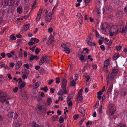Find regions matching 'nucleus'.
<instances>
[{"label": "nucleus", "mask_w": 127, "mask_h": 127, "mask_svg": "<svg viewBox=\"0 0 127 127\" xmlns=\"http://www.w3.org/2000/svg\"><path fill=\"white\" fill-rule=\"evenodd\" d=\"M119 31L118 27L115 25H112L110 29V36H113L115 33L117 34Z\"/></svg>", "instance_id": "obj_1"}, {"label": "nucleus", "mask_w": 127, "mask_h": 127, "mask_svg": "<svg viewBox=\"0 0 127 127\" xmlns=\"http://www.w3.org/2000/svg\"><path fill=\"white\" fill-rule=\"evenodd\" d=\"M48 12L47 10H46L45 13L46 14L45 19L46 23L50 22L52 19V14L53 13L51 12H50L48 14H47Z\"/></svg>", "instance_id": "obj_2"}, {"label": "nucleus", "mask_w": 127, "mask_h": 127, "mask_svg": "<svg viewBox=\"0 0 127 127\" xmlns=\"http://www.w3.org/2000/svg\"><path fill=\"white\" fill-rule=\"evenodd\" d=\"M92 35L91 33L90 35H89L87 39V43L88 44L92 46L93 45L94 46H95L96 44L95 43L93 42L92 43V42L91 38L92 37Z\"/></svg>", "instance_id": "obj_3"}, {"label": "nucleus", "mask_w": 127, "mask_h": 127, "mask_svg": "<svg viewBox=\"0 0 127 127\" xmlns=\"http://www.w3.org/2000/svg\"><path fill=\"white\" fill-rule=\"evenodd\" d=\"M22 73L23 78L24 79L27 78L28 77V75L29 74V70L28 69H25L22 72Z\"/></svg>", "instance_id": "obj_4"}, {"label": "nucleus", "mask_w": 127, "mask_h": 127, "mask_svg": "<svg viewBox=\"0 0 127 127\" xmlns=\"http://www.w3.org/2000/svg\"><path fill=\"white\" fill-rule=\"evenodd\" d=\"M48 60L47 59L46 56H43L40 59L39 62V64L40 65H41L43 64L45 62H48Z\"/></svg>", "instance_id": "obj_5"}, {"label": "nucleus", "mask_w": 127, "mask_h": 127, "mask_svg": "<svg viewBox=\"0 0 127 127\" xmlns=\"http://www.w3.org/2000/svg\"><path fill=\"white\" fill-rule=\"evenodd\" d=\"M42 12V9H40L39 11V12L37 14V16L36 19V22L37 23L39 20L41 18Z\"/></svg>", "instance_id": "obj_6"}, {"label": "nucleus", "mask_w": 127, "mask_h": 127, "mask_svg": "<svg viewBox=\"0 0 127 127\" xmlns=\"http://www.w3.org/2000/svg\"><path fill=\"white\" fill-rule=\"evenodd\" d=\"M112 2L116 5L121 6L123 4V3L120 0H113Z\"/></svg>", "instance_id": "obj_7"}, {"label": "nucleus", "mask_w": 127, "mask_h": 127, "mask_svg": "<svg viewBox=\"0 0 127 127\" xmlns=\"http://www.w3.org/2000/svg\"><path fill=\"white\" fill-rule=\"evenodd\" d=\"M76 16L78 17L79 21L80 24H81L83 22V17L80 13H78Z\"/></svg>", "instance_id": "obj_8"}, {"label": "nucleus", "mask_w": 127, "mask_h": 127, "mask_svg": "<svg viewBox=\"0 0 127 127\" xmlns=\"http://www.w3.org/2000/svg\"><path fill=\"white\" fill-rule=\"evenodd\" d=\"M22 64V62L21 61H19L16 64L15 66V69L16 70H18L21 66Z\"/></svg>", "instance_id": "obj_9"}, {"label": "nucleus", "mask_w": 127, "mask_h": 127, "mask_svg": "<svg viewBox=\"0 0 127 127\" xmlns=\"http://www.w3.org/2000/svg\"><path fill=\"white\" fill-rule=\"evenodd\" d=\"M54 38L53 36L51 35L49 37V39L46 42L47 44L48 45L52 44L54 41Z\"/></svg>", "instance_id": "obj_10"}, {"label": "nucleus", "mask_w": 127, "mask_h": 127, "mask_svg": "<svg viewBox=\"0 0 127 127\" xmlns=\"http://www.w3.org/2000/svg\"><path fill=\"white\" fill-rule=\"evenodd\" d=\"M127 90L126 89H122L120 91V95L122 96H125L127 93Z\"/></svg>", "instance_id": "obj_11"}, {"label": "nucleus", "mask_w": 127, "mask_h": 127, "mask_svg": "<svg viewBox=\"0 0 127 127\" xmlns=\"http://www.w3.org/2000/svg\"><path fill=\"white\" fill-rule=\"evenodd\" d=\"M109 112L111 115H112L114 113L115 109L114 107L111 106L109 108Z\"/></svg>", "instance_id": "obj_12"}, {"label": "nucleus", "mask_w": 127, "mask_h": 127, "mask_svg": "<svg viewBox=\"0 0 127 127\" xmlns=\"http://www.w3.org/2000/svg\"><path fill=\"white\" fill-rule=\"evenodd\" d=\"M74 94V93H72L68 95L67 97V102L72 101H71V99L73 98Z\"/></svg>", "instance_id": "obj_13"}, {"label": "nucleus", "mask_w": 127, "mask_h": 127, "mask_svg": "<svg viewBox=\"0 0 127 127\" xmlns=\"http://www.w3.org/2000/svg\"><path fill=\"white\" fill-rule=\"evenodd\" d=\"M123 15L122 12V11H119L117 12L116 14V16L118 18L121 17Z\"/></svg>", "instance_id": "obj_14"}, {"label": "nucleus", "mask_w": 127, "mask_h": 127, "mask_svg": "<svg viewBox=\"0 0 127 127\" xmlns=\"http://www.w3.org/2000/svg\"><path fill=\"white\" fill-rule=\"evenodd\" d=\"M3 5L5 6L9 5V0H4L2 3Z\"/></svg>", "instance_id": "obj_15"}, {"label": "nucleus", "mask_w": 127, "mask_h": 127, "mask_svg": "<svg viewBox=\"0 0 127 127\" xmlns=\"http://www.w3.org/2000/svg\"><path fill=\"white\" fill-rule=\"evenodd\" d=\"M81 111L80 112L81 114V116L82 117H84L85 115V113L84 109L83 108H81Z\"/></svg>", "instance_id": "obj_16"}, {"label": "nucleus", "mask_w": 127, "mask_h": 127, "mask_svg": "<svg viewBox=\"0 0 127 127\" xmlns=\"http://www.w3.org/2000/svg\"><path fill=\"white\" fill-rule=\"evenodd\" d=\"M113 87V85H111L110 86V87L109 88L108 91L107 93V95H109L111 93L112 89Z\"/></svg>", "instance_id": "obj_17"}, {"label": "nucleus", "mask_w": 127, "mask_h": 127, "mask_svg": "<svg viewBox=\"0 0 127 127\" xmlns=\"http://www.w3.org/2000/svg\"><path fill=\"white\" fill-rule=\"evenodd\" d=\"M52 102V100L51 98H48L47 100V102L46 103V105L48 106L50 105Z\"/></svg>", "instance_id": "obj_18"}, {"label": "nucleus", "mask_w": 127, "mask_h": 127, "mask_svg": "<svg viewBox=\"0 0 127 127\" xmlns=\"http://www.w3.org/2000/svg\"><path fill=\"white\" fill-rule=\"evenodd\" d=\"M40 83L39 82H37L34 84L33 86V88H36L40 86Z\"/></svg>", "instance_id": "obj_19"}, {"label": "nucleus", "mask_w": 127, "mask_h": 127, "mask_svg": "<svg viewBox=\"0 0 127 127\" xmlns=\"http://www.w3.org/2000/svg\"><path fill=\"white\" fill-rule=\"evenodd\" d=\"M79 55H80V54H79ZM85 56V55H83L82 54H81L80 56H79V59L81 61L83 62H84V61L85 60L84 56Z\"/></svg>", "instance_id": "obj_20"}, {"label": "nucleus", "mask_w": 127, "mask_h": 127, "mask_svg": "<svg viewBox=\"0 0 127 127\" xmlns=\"http://www.w3.org/2000/svg\"><path fill=\"white\" fill-rule=\"evenodd\" d=\"M26 83L23 82L21 84L19 85V87L21 89H22L26 85Z\"/></svg>", "instance_id": "obj_21"}, {"label": "nucleus", "mask_w": 127, "mask_h": 127, "mask_svg": "<svg viewBox=\"0 0 127 127\" xmlns=\"http://www.w3.org/2000/svg\"><path fill=\"white\" fill-rule=\"evenodd\" d=\"M64 51L65 53L67 54H69L70 52L69 49L67 47H65L64 49Z\"/></svg>", "instance_id": "obj_22"}, {"label": "nucleus", "mask_w": 127, "mask_h": 127, "mask_svg": "<svg viewBox=\"0 0 127 127\" xmlns=\"http://www.w3.org/2000/svg\"><path fill=\"white\" fill-rule=\"evenodd\" d=\"M109 63L108 62V60H105L104 62V67H107L109 64Z\"/></svg>", "instance_id": "obj_23"}, {"label": "nucleus", "mask_w": 127, "mask_h": 127, "mask_svg": "<svg viewBox=\"0 0 127 127\" xmlns=\"http://www.w3.org/2000/svg\"><path fill=\"white\" fill-rule=\"evenodd\" d=\"M17 11L18 13L21 14L22 12V8L21 6L18 7L17 9Z\"/></svg>", "instance_id": "obj_24"}, {"label": "nucleus", "mask_w": 127, "mask_h": 127, "mask_svg": "<svg viewBox=\"0 0 127 127\" xmlns=\"http://www.w3.org/2000/svg\"><path fill=\"white\" fill-rule=\"evenodd\" d=\"M83 98L82 95H78L77 97V101L78 102H81Z\"/></svg>", "instance_id": "obj_25"}, {"label": "nucleus", "mask_w": 127, "mask_h": 127, "mask_svg": "<svg viewBox=\"0 0 127 127\" xmlns=\"http://www.w3.org/2000/svg\"><path fill=\"white\" fill-rule=\"evenodd\" d=\"M109 74H107L106 75V79H107V85H108V83H109L111 79L112 78V76H110V78H109Z\"/></svg>", "instance_id": "obj_26"}, {"label": "nucleus", "mask_w": 127, "mask_h": 127, "mask_svg": "<svg viewBox=\"0 0 127 127\" xmlns=\"http://www.w3.org/2000/svg\"><path fill=\"white\" fill-rule=\"evenodd\" d=\"M7 94L5 92L1 91L0 94V97H7Z\"/></svg>", "instance_id": "obj_27"}, {"label": "nucleus", "mask_w": 127, "mask_h": 127, "mask_svg": "<svg viewBox=\"0 0 127 127\" xmlns=\"http://www.w3.org/2000/svg\"><path fill=\"white\" fill-rule=\"evenodd\" d=\"M38 57L37 56H33L31 55L30 59L31 60H33L35 59H38Z\"/></svg>", "instance_id": "obj_28"}, {"label": "nucleus", "mask_w": 127, "mask_h": 127, "mask_svg": "<svg viewBox=\"0 0 127 127\" xmlns=\"http://www.w3.org/2000/svg\"><path fill=\"white\" fill-rule=\"evenodd\" d=\"M68 107L70 109H71L72 105V101L67 102Z\"/></svg>", "instance_id": "obj_29"}, {"label": "nucleus", "mask_w": 127, "mask_h": 127, "mask_svg": "<svg viewBox=\"0 0 127 127\" xmlns=\"http://www.w3.org/2000/svg\"><path fill=\"white\" fill-rule=\"evenodd\" d=\"M31 40L34 42L35 43H38L39 41V40L38 39L34 38H32Z\"/></svg>", "instance_id": "obj_30"}, {"label": "nucleus", "mask_w": 127, "mask_h": 127, "mask_svg": "<svg viewBox=\"0 0 127 127\" xmlns=\"http://www.w3.org/2000/svg\"><path fill=\"white\" fill-rule=\"evenodd\" d=\"M7 97H0V100L2 102H4L6 100Z\"/></svg>", "instance_id": "obj_31"}, {"label": "nucleus", "mask_w": 127, "mask_h": 127, "mask_svg": "<svg viewBox=\"0 0 127 127\" xmlns=\"http://www.w3.org/2000/svg\"><path fill=\"white\" fill-rule=\"evenodd\" d=\"M30 26L29 24H26L24 27V30L25 31L28 30Z\"/></svg>", "instance_id": "obj_32"}, {"label": "nucleus", "mask_w": 127, "mask_h": 127, "mask_svg": "<svg viewBox=\"0 0 127 127\" xmlns=\"http://www.w3.org/2000/svg\"><path fill=\"white\" fill-rule=\"evenodd\" d=\"M60 90V92L62 91L61 93L62 95L64 94H66L68 93V92L67 90H63V91L61 90Z\"/></svg>", "instance_id": "obj_33"}, {"label": "nucleus", "mask_w": 127, "mask_h": 127, "mask_svg": "<svg viewBox=\"0 0 127 127\" xmlns=\"http://www.w3.org/2000/svg\"><path fill=\"white\" fill-rule=\"evenodd\" d=\"M32 127H42L39 126L35 123L33 122L32 125Z\"/></svg>", "instance_id": "obj_34"}, {"label": "nucleus", "mask_w": 127, "mask_h": 127, "mask_svg": "<svg viewBox=\"0 0 127 127\" xmlns=\"http://www.w3.org/2000/svg\"><path fill=\"white\" fill-rule=\"evenodd\" d=\"M119 57V54H116L114 55L113 59L114 60H116Z\"/></svg>", "instance_id": "obj_35"}, {"label": "nucleus", "mask_w": 127, "mask_h": 127, "mask_svg": "<svg viewBox=\"0 0 127 127\" xmlns=\"http://www.w3.org/2000/svg\"><path fill=\"white\" fill-rule=\"evenodd\" d=\"M41 89L42 90L44 91L45 92H47L48 91V89L47 88V86H45L44 87L42 88Z\"/></svg>", "instance_id": "obj_36"}, {"label": "nucleus", "mask_w": 127, "mask_h": 127, "mask_svg": "<svg viewBox=\"0 0 127 127\" xmlns=\"http://www.w3.org/2000/svg\"><path fill=\"white\" fill-rule=\"evenodd\" d=\"M119 71V70L117 69H115L114 68L112 69V72L111 73V74H113V73H118Z\"/></svg>", "instance_id": "obj_37"}, {"label": "nucleus", "mask_w": 127, "mask_h": 127, "mask_svg": "<svg viewBox=\"0 0 127 127\" xmlns=\"http://www.w3.org/2000/svg\"><path fill=\"white\" fill-rule=\"evenodd\" d=\"M58 118V116L57 115L54 116L52 117V120L54 121H56Z\"/></svg>", "instance_id": "obj_38"}, {"label": "nucleus", "mask_w": 127, "mask_h": 127, "mask_svg": "<svg viewBox=\"0 0 127 127\" xmlns=\"http://www.w3.org/2000/svg\"><path fill=\"white\" fill-rule=\"evenodd\" d=\"M25 94H23L22 97L23 99L25 100L27 99L28 98V96L25 93Z\"/></svg>", "instance_id": "obj_39"}, {"label": "nucleus", "mask_w": 127, "mask_h": 127, "mask_svg": "<svg viewBox=\"0 0 127 127\" xmlns=\"http://www.w3.org/2000/svg\"><path fill=\"white\" fill-rule=\"evenodd\" d=\"M59 121L60 123H63L64 121V118L62 116L60 117L59 119Z\"/></svg>", "instance_id": "obj_40"}, {"label": "nucleus", "mask_w": 127, "mask_h": 127, "mask_svg": "<svg viewBox=\"0 0 127 127\" xmlns=\"http://www.w3.org/2000/svg\"><path fill=\"white\" fill-rule=\"evenodd\" d=\"M10 37L11 39L12 40H15L16 39V37L13 34L11 35Z\"/></svg>", "instance_id": "obj_41"}, {"label": "nucleus", "mask_w": 127, "mask_h": 127, "mask_svg": "<svg viewBox=\"0 0 127 127\" xmlns=\"http://www.w3.org/2000/svg\"><path fill=\"white\" fill-rule=\"evenodd\" d=\"M79 117V115H74L73 116V118L74 120L77 119Z\"/></svg>", "instance_id": "obj_42"}, {"label": "nucleus", "mask_w": 127, "mask_h": 127, "mask_svg": "<svg viewBox=\"0 0 127 127\" xmlns=\"http://www.w3.org/2000/svg\"><path fill=\"white\" fill-rule=\"evenodd\" d=\"M13 112H10L8 114V116L10 118H13Z\"/></svg>", "instance_id": "obj_43"}, {"label": "nucleus", "mask_w": 127, "mask_h": 127, "mask_svg": "<svg viewBox=\"0 0 127 127\" xmlns=\"http://www.w3.org/2000/svg\"><path fill=\"white\" fill-rule=\"evenodd\" d=\"M71 85L72 86H75L76 85V82L73 80H72V81L71 82Z\"/></svg>", "instance_id": "obj_44"}, {"label": "nucleus", "mask_w": 127, "mask_h": 127, "mask_svg": "<svg viewBox=\"0 0 127 127\" xmlns=\"http://www.w3.org/2000/svg\"><path fill=\"white\" fill-rule=\"evenodd\" d=\"M66 85H62V87L63 90H66Z\"/></svg>", "instance_id": "obj_45"}, {"label": "nucleus", "mask_w": 127, "mask_h": 127, "mask_svg": "<svg viewBox=\"0 0 127 127\" xmlns=\"http://www.w3.org/2000/svg\"><path fill=\"white\" fill-rule=\"evenodd\" d=\"M126 31L125 30V29L124 28V27L122 29L121 32L123 34H125L126 33Z\"/></svg>", "instance_id": "obj_46"}, {"label": "nucleus", "mask_w": 127, "mask_h": 127, "mask_svg": "<svg viewBox=\"0 0 127 127\" xmlns=\"http://www.w3.org/2000/svg\"><path fill=\"white\" fill-rule=\"evenodd\" d=\"M95 34L96 35V37H99V35H99V33H98V32H97V31L96 30H95Z\"/></svg>", "instance_id": "obj_47"}, {"label": "nucleus", "mask_w": 127, "mask_h": 127, "mask_svg": "<svg viewBox=\"0 0 127 127\" xmlns=\"http://www.w3.org/2000/svg\"><path fill=\"white\" fill-rule=\"evenodd\" d=\"M23 66L24 67H25L27 69H28L29 68V65L28 64H24Z\"/></svg>", "instance_id": "obj_48"}, {"label": "nucleus", "mask_w": 127, "mask_h": 127, "mask_svg": "<svg viewBox=\"0 0 127 127\" xmlns=\"http://www.w3.org/2000/svg\"><path fill=\"white\" fill-rule=\"evenodd\" d=\"M20 125V122H18L15 124V127H19Z\"/></svg>", "instance_id": "obj_49"}, {"label": "nucleus", "mask_w": 127, "mask_h": 127, "mask_svg": "<svg viewBox=\"0 0 127 127\" xmlns=\"http://www.w3.org/2000/svg\"><path fill=\"white\" fill-rule=\"evenodd\" d=\"M8 58H11L12 57V55L10 53H7L6 54Z\"/></svg>", "instance_id": "obj_50"}, {"label": "nucleus", "mask_w": 127, "mask_h": 127, "mask_svg": "<svg viewBox=\"0 0 127 127\" xmlns=\"http://www.w3.org/2000/svg\"><path fill=\"white\" fill-rule=\"evenodd\" d=\"M10 4H9V5H13L15 3L14 0H10Z\"/></svg>", "instance_id": "obj_51"}, {"label": "nucleus", "mask_w": 127, "mask_h": 127, "mask_svg": "<svg viewBox=\"0 0 127 127\" xmlns=\"http://www.w3.org/2000/svg\"><path fill=\"white\" fill-rule=\"evenodd\" d=\"M34 42H33V41H31L29 42L28 43L29 45H31L35 44Z\"/></svg>", "instance_id": "obj_52"}, {"label": "nucleus", "mask_w": 127, "mask_h": 127, "mask_svg": "<svg viewBox=\"0 0 127 127\" xmlns=\"http://www.w3.org/2000/svg\"><path fill=\"white\" fill-rule=\"evenodd\" d=\"M0 55L2 56L3 58H4L6 56L5 53L4 52L1 53L0 54Z\"/></svg>", "instance_id": "obj_53"}, {"label": "nucleus", "mask_w": 127, "mask_h": 127, "mask_svg": "<svg viewBox=\"0 0 127 127\" xmlns=\"http://www.w3.org/2000/svg\"><path fill=\"white\" fill-rule=\"evenodd\" d=\"M121 48V46L120 45L117 46H116V49L118 51L120 50Z\"/></svg>", "instance_id": "obj_54"}, {"label": "nucleus", "mask_w": 127, "mask_h": 127, "mask_svg": "<svg viewBox=\"0 0 127 127\" xmlns=\"http://www.w3.org/2000/svg\"><path fill=\"white\" fill-rule=\"evenodd\" d=\"M39 48H36L35 50V52L36 54H37L39 52Z\"/></svg>", "instance_id": "obj_55"}, {"label": "nucleus", "mask_w": 127, "mask_h": 127, "mask_svg": "<svg viewBox=\"0 0 127 127\" xmlns=\"http://www.w3.org/2000/svg\"><path fill=\"white\" fill-rule=\"evenodd\" d=\"M36 47V46L34 45L33 46L32 48H30V49L32 51V52H34V50Z\"/></svg>", "instance_id": "obj_56"}, {"label": "nucleus", "mask_w": 127, "mask_h": 127, "mask_svg": "<svg viewBox=\"0 0 127 127\" xmlns=\"http://www.w3.org/2000/svg\"><path fill=\"white\" fill-rule=\"evenodd\" d=\"M83 91V90L82 89H81L78 92V95H82V93Z\"/></svg>", "instance_id": "obj_57"}, {"label": "nucleus", "mask_w": 127, "mask_h": 127, "mask_svg": "<svg viewBox=\"0 0 127 127\" xmlns=\"http://www.w3.org/2000/svg\"><path fill=\"white\" fill-rule=\"evenodd\" d=\"M48 31L49 32L51 33L53 31V29L52 28H49L48 29Z\"/></svg>", "instance_id": "obj_58"}, {"label": "nucleus", "mask_w": 127, "mask_h": 127, "mask_svg": "<svg viewBox=\"0 0 127 127\" xmlns=\"http://www.w3.org/2000/svg\"><path fill=\"white\" fill-rule=\"evenodd\" d=\"M18 87H16L15 88H14L13 89L14 92L15 93L17 92L18 91Z\"/></svg>", "instance_id": "obj_59"}, {"label": "nucleus", "mask_w": 127, "mask_h": 127, "mask_svg": "<svg viewBox=\"0 0 127 127\" xmlns=\"http://www.w3.org/2000/svg\"><path fill=\"white\" fill-rule=\"evenodd\" d=\"M67 82L66 80L65 79H64L62 81V85H66V84Z\"/></svg>", "instance_id": "obj_60"}, {"label": "nucleus", "mask_w": 127, "mask_h": 127, "mask_svg": "<svg viewBox=\"0 0 127 127\" xmlns=\"http://www.w3.org/2000/svg\"><path fill=\"white\" fill-rule=\"evenodd\" d=\"M118 127H127L125 125L123 124H121L119 125Z\"/></svg>", "instance_id": "obj_61"}, {"label": "nucleus", "mask_w": 127, "mask_h": 127, "mask_svg": "<svg viewBox=\"0 0 127 127\" xmlns=\"http://www.w3.org/2000/svg\"><path fill=\"white\" fill-rule=\"evenodd\" d=\"M50 93H54V92L55 89L52 88H51L50 89Z\"/></svg>", "instance_id": "obj_62"}, {"label": "nucleus", "mask_w": 127, "mask_h": 127, "mask_svg": "<svg viewBox=\"0 0 127 127\" xmlns=\"http://www.w3.org/2000/svg\"><path fill=\"white\" fill-rule=\"evenodd\" d=\"M61 46L62 47H64V48L65 47H66H66H67V46L66 43L62 44Z\"/></svg>", "instance_id": "obj_63"}, {"label": "nucleus", "mask_w": 127, "mask_h": 127, "mask_svg": "<svg viewBox=\"0 0 127 127\" xmlns=\"http://www.w3.org/2000/svg\"><path fill=\"white\" fill-rule=\"evenodd\" d=\"M53 81L54 80L53 79L49 80V82L48 83V84L49 85L51 84L53 82Z\"/></svg>", "instance_id": "obj_64"}]
</instances>
